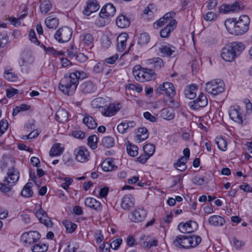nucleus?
I'll return each mask as SVG.
<instances>
[{
    "instance_id": "69168bd1",
    "label": "nucleus",
    "mask_w": 252,
    "mask_h": 252,
    "mask_svg": "<svg viewBox=\"0 0 252 252\" xmlns=\"http://www.w3.org/2000/svg\"><path fill=\"white\" fill-rule=\"evenodd\" d=\"M104 66V63H98L94 66L93 71L96 73H99L103 71Z\"/></svg>"
},
{
    "instance_id": "393cba45",
    "label": "nucleus",
    "mask_w": 252,
    "mask_h": 252,
    "mask_svg": "<svg viewBox=\"0 0 252 252\" xmlns=\"http://www.w3.org/2000/svg\"><path fill=\"white\" fill-rule=\"evenodd\" d=\"M208 222L211 225L215 226H221L225 223L224 219L218 215L211 216L209 218Z\"/></svg>"
},
{
    "instance_id": "4c0bfd02",
    "label": "nucleus",
    "mask_w": 252,
    "mask_h": 252,
    "mask_svg": "<svg viewBox=\"0 0 252 252\" xmlns=\"http://www.w3.org/2000/svg\"><path fill=\"white\" fill-rule=\"evenodd\" d=\"M52 7L51 2L49 0H45L41 3L40 9L42 14H46Z\"/></svg>"
},
{
    "instance_id": "0eeeda50",
    "label": "nucleus",
    "mask_w": 252,
    "mask_h": 252,
    "mask_svg": "<svg viewBox=\"0 0 252 252\" xmlns=\"http://www.w3.org/2000/svg\"><path fill=\"white\" fill-rule=\"evenodd\" d=\"M41 235L37 231H30L24 233L21 236V241L26 246L36 243L40 239Z\"/></svg>"
},
{
    "instance_id": "603ef678",
    "label": "nucleus",
    "mask_w": 252,
    "mask_h": 252,
    "mask_svg": "<svg viewBox=\"0 0 252 252\" xmlns=\"http://www.w3.org/2000/svg\"><path fill=\"white\" fill-rule=\"evenodd\" d=\"M8 42V36L5 32L0 33V49L4 47Z\"/></svg>"
},
{
    "instance_id": "49530a36",
    "label": "nucleus",
    "mask_w": 252,
    "mask_h": 252,
    "mask_svg": "<svg viewBox=\"0 0 252 252\" xmlns=\"http://www.w3.org/2000/svg\"><path fill=\"white\" fill-rule=\"evenodd\" d=\"M97 138L95 135L90 136L88 138V145L92 149H95L97 148Z\"/></svg>"
},
{
    "instance_id": "bb28decb",
    "label": "nucleus",
    "mask_w": 252,
    "mask_h": 252,
    "mask_svg": "<svg viewBox=\"0 0 252 252\" xmlns=\"http://www.w3.org/2000/svg\"><path fill=\"white\" fill-rule=\"evenodd\" d=\"M197 87L195 84L189 85L185 91V95L186 97L189 99H193L196 96L195 91L197 90Z\"/></svg>"
},
{
    "instance_id": "e433bc0d",
    "label": "nucleus",
    "mask_w": 252,
    "mask_h": 252,
    "mask_svg": "<svg viewBox=\"0 0 252 252\" xmlns=\"http://www.w3.org/2000/svg\"><path fill=\"white\" fill-rule=\"evenodd\" d=\"M63 224L64 225L67 233H73L77 228V225L69 220H64L63 221Z\"/></svg>"
},
{
    "instance_id": "f03ea898",
    "label": "nucleus",
    "mask_w": 252,
    "mask_h": 252,
    "mask_svg": "<svg viewBox=\"0 0 252 252\" xmlns=\"http://www.w3.org/2000/svg\"><path fill=\"white\" fill-rule=\"evenodd\" d=\"M245 46L241 42H233L226 45L222 49L221 57L226 62H232L244 50Z\"/></svg>"
},
{
    "instance_id": "8fccbe9b",
    "label": "nucleus",
    "mask_w": 252,
    "mask_h": 252,
    "mask_svg": "<svg viewBox=\"0 0 252 252\" xmlns=\"http://www.w3.org/2000/svg\"><path fill=\"white\" fill-rule=\"evenodd\" d=\"M150 39V36L147 33H141L139 37L138 44L140 45L147 44L149 43Z\"/></svg>"
},
{
    "instance_id": "2eb2a0df",
    "label": "nucleus",
    "mask_w": 252,
    "mask_h": 252,
    "mask_svg": "<svg viewBox=\"0 0 252 252\" xmlns=\"http://www.w3.org/2000/svg\"><path fill=\"white\" fill-rule=\"evenodd\" d=\"M243 6L241 3L236 2L231 5H223L220 7L219 11L220 12L224 13L230 12H236L242 10Z\"/></svg>"
},
{
    "instance_id": "a18cd8bd",
    "label": "nucleus",
    "mask_w": 252,
    "mask_h": 252,
    "mask_svg": "<svg viewBox=\"0 0 252 252\" xmlns=\"http://www.w3.org/2000/svg\"><path fill=\"white\" fill-rule=\"evenodd\" d=\"M186 235H178L176 237L175 240L173 242V244L177 247L183 248V246H184L183 245L184 241H186Z\"/></svg>"
},
{
    "instance_id": "58836bf2",
    "label": "nucleus",
    "mask_w": 252,
    "mask_h": 252,
    "mask_svg": "<svg viewBox=\"0 0 252 252\" xmlns=\"http://www.w3.org/2000/svg\"><path fill=\"white\" fill-rule=\"evenodd\" d=\"M114 138L111 136H105L102 139L101 145L107 148L112 147L114 145Z\"/></svg>"
},
{
    "instance_id": "cd10ccee",
    "label": "nucleus",
    "mask_w": 252,
    "mask_h": 252,
    "mask_svg": "<svg viewBox=\"0 0 252 252\" xmlns=\"http://www.w3.org/2000/svg\"><path fill=\"white\" fill-rule=\"evenodd\" d=\"M83 122L90 129H94L96 127L97 125L94 118L86 113L84 115Z\"/></svg>"
},
{
    "instance_id": "680f3d73",
    "label": "nucleus",
    "mask_w": 252,
    "mask_h": 252,
    "mask_svg": "<svg viewBox=\"0 0 252 252\" xmlns=\"http://www.w3.org/2000/svg\"><path fill=\"white\" fill-rule=\"evenodd\" d=\"M63 181L64 182L62 184L61 187L64 189L67 190L69 185L72 183L73 180L71 178H64Z\"/></svg>"
},
{
    "instance_id": "3c124183",
    "label": "nucleus",
    "mask_w": 252,
    "mask_h": 252,
    "mask_svg": "<svg viewBox=\"0 0 252 252\" xmlns=\"http://www.w3.org/2000/svg\"><path fill=\"white\" fill-rule=\"evenodd\" d=\"M4 78L9 81L15 82L17 79V76L10 70L6 71L4 73Z\"/></svg>"
},
{
    "instance_id": "f3484780",
    "label": "nucleus",
    "mask_w": 252,
    "mask_h": 252,
    "mask_svg": "<svg viewBox=\"0 0 252 252\" xmlns=\"http://www.w3.org/2000/svg\"><path fill=\"white\" fill-rule=\"evenodd\" d=\"M159 51L163 57H170L173 54L175 56L177 54L176 48L169 44L161 45Z\"/></svg>"
},
{
    "instance_id": "72a5a7b5",
    "label": "nucleus",
    "mask_w": 252,
    "mask_h": 252,
    "mask_svg": "<svg viewBox=\"0 0 252 252\" xmlns=\"http://www.w3.org/2000/svg\"><path fill=\"white\" fill-rule=\"evenodd\" d=\"M32 183H28L23 188L21 191V195L24 197H31L33 194L32 189Z\"/></svg>"
},
{
    "instance_id": "20e7f679",
    "label": "nucleus",
    "mask_w": 252,
    "mask_h": 252,
    "mask_svg": "<svg viewBox=\"0 0 252 252\" xmlns=\"http://www.w3.org/2000/svg\"><path fill=\"white\" fill-rule=\"evenodd\" d=\"M93 108L102 109L103 110H120L122 108L120 103L110 104L102 97L94 99L91 103Z\"/></svg>"
},
{
    "instance_id": "6e6d98bb",
    "label": "nucleus",
    "mask_w": 252,
    "mask_h": 252,
    "mask_svg": "<svg viewBox=\"0 0 252 252\" xmlns=\"http://www.w3.org/2000/svg\"><path fill=\"white\" fill-rule=\"evenodd\" d=\"M144 117L147 120L150 121L151 122H155L157 121V116L152 115L150 112L148 111H146L143 114Z\"/></svg>"
},
{
    "instance_id": "f8f14e48",
    "label": "nucleus",
    "mask_w": 252,
    "mask_h": 252,
    "mask_svg": "<svg viewBox=\"0 0 252 252\" xmlns=\"http://www.w3.org/2000/svg\"><path fill=\"white\" fill-rule=\"evenodd\" d=\"M138 243L141 247L150 249L152 247L157 246L158 241L152 236L144 235L140 237Z\"/></svg>"
},
{
    "instance_id": "473e14b6",
    "label": "nucleus",
    "mask_w": 252,
    "mask_h": 252,
    "mask_svg": "<svg viewBox=\"0 0 252 252\" xmlns=\"http://www.w3.org/2000/svg\"><path fill=\"white\" fill-rule=\"evenodd\" d=\"M187 161V158L182 157L179 159L174 164V167L177 170L184 171L187 169V165L186 164Z\"/></svg>"
},
{
    "instance_id": "79ce46f5",
    "label": "nucleus",
    "mask_w": 252,
    "mask_h": 252,
    "mask_svg": "<svg viewBox=\"0 0 252 252\" xmlns=\"http://www.w3.org/2000/svg\"><path fill=\"white\" fill-rule=\"evenodd\" d=\"M48 249V246L42 243L35 244L32 248V252H46Z\"/></svg>"
},
{
    "instance_id": "f257e3e1",
    "label": "nucleus",
    "mask_w": 252,
    "mask_h": 252,
    "mask_svg": "<svg viewBox=\"0 0 252 252\" xmlns=\"http://www.w3.org/2000/svg\"><path fill=\"white\" fill-rule=\"evenodd\" d=\"M80 75L81 72L78 71L65 74L60 80V90L65 94L72 95L76 90Z\"/></svg>"
},
{
    "instance_id": "7ed1b4c3",
    "label": "nucleus",
    "mask_w": 252,
    "mask_h": 252,
    "mask_svg": "<svg viewBox=\"0 0 252 252\" xmlns=\"http://www.w3.org/2000/svg\"><path fill=\"white\" fill-rule=\"evenodd\" d=\"M250 22L249 17L246 15H242L239 17L238 20L236 18L226 20L224 25L226 28L229 26H233L235 34L242 35L248 31Z\"/></svg>"
},
{
    "instance_id": "0e129e2a",
    "label": "nucleus",
    "mask_w": 252,
    "mask_h": 252,
    "mask_svg": "<svg viewBox=\"0 0 252 252\" xmlns=\"http://www.w3.org/2000/svg\"><path fill=\"white\" fill-rule=\"evenodd\" d=\"M233 241L234 246L237 250H240L244 245V243L242 241L239 240L235 237L233 238Z\"/></svg>"
},
{
    "instance_id": "a211bd4d",
    "label": "nucleus",
    "mask_w": 252,
    "mask_h": 252,
    "mask_svg": "<svg viewBox=\"0 0 252 252\" xmlns=\"http://www.w3.org/2000/svg\"><path fill=\"white\" fill-rule=\"evenodd\" d=\"M99 5L96 0H89L87 2V6L85 7L83 13L84 15L89 16L92 13L98 10Z\"/></svg>"
},
{
    "instance_id": "4d7b16f0",
    "label": "nucleus",
    "mask_w": 252,
    "mask_h": 252,
    "mask_svg": "<svg viewBox=\"0 0 252 252\" xmlns=\"http://www.w3.org/2000/svg\"><path fill=\"white\" fill-rule=\"evenodd\" d=\"M29 38L31 42L35 43L36 45H39L40 44V42L37 39L35 35V33L33 30H31L30 32L29 33Z\"/></svg>"
},
{
    "instance_id": "dca6fc26",
    "label": "nucleus",
    "mask_w": 252,
    "mask_h": 252,
    "mask_svg": "<svg viewBox=\"0 0 252 252\" xmlns=\"http://www.w3.org/2000/svg\"><path fill=\"white\" fill-rule=\"evenodd\" d=\"M116 12L115 6L112 3H108L106 4L102 7L99 16L102 18H106L109 17H112L114 16Z\"/></svg>"
},
{
    "instance_id": "39448f33",
    "label": "nucleus",
    "mask_w": 252,
    "mask_h": 252,
    "mask_svg": "<svg viewBox=\"0 0 252 252\" xmlns=\"http://www.w3.org/2000/svg\"><path fill=\"white\" fill-rule=\"evenodd\" d=\"M224 84L222 80L217 79L208 82L206 84L205 90L213 95H217L224 90Z\"/></svg>"
},
{
    "instance_id": "864d4df0",
    "label": "nucleus",
    "mask_w": 252,
    "mask_h": 252,
    "mask_svg": "<svg viewBox=\"0 0 252 252\" xmlns=\"http://www.w3.org/2000/svg\"><path fill=\"white\" fill-rule=\"evenodd\" d=\"M175 116L173 111H160V117L162 118L170 120L174 118Z\"/></svg>"
},
{
    "instance_id": "c03bdc74",
    "label": "nucleus",
    "mask_w": 252,
    "mask_h": 252,
    "mask_svg": "<svg viewBox=\"0 0 252 252\" xmlns=\"http://www.w3.org/2000/svg\"><path fill=\"white\" fill-rule=\"evenodd\" d=\"M126 150L128 154L131 157H134L138 155V148L131 143L127 145Z\"/></svg>"
},
{
    "instance_id": "774afa93",
    "label": "nucleus",
    "mask_w": 252,
    "mask_h": 252,
    "mask_svg": "<svg viewBox=\"0 0 252 252\" xmlns=\"http://www.w3.org/2000/svg\"><path fill=\"white\" fill-rule=\"evenodd\" d=\"M77 248L74 244L68 242L67 245V248L65 249L64 252H75Z\"/></svg>"
},
{
    "instance_id": "ea45409f",
    "label": "nucleus",
    "mask_w": 252,
    "mask_h": 252,
    "mask_svg": "<svg viewBox=\"0 0 252 252\" xmlns=\"http://www.w3.org/2000/svg\"><path fill=\"white\" fill-rule=\"evenodd\" d=\"M68 117V111H57L55 118L58 122H63L67 120Z\"/></svg>"
},
{
    "instance_id": "6e6552de",
    "label": "nucleus",
    "mask_w": 252,
    "mask_h": 252,
    "mask_svg": "<svg viewBox=\"0 0 252 252\" xmlns=\"http://www.w3.org/2000/svg\"><path fill=\"white\" fill-rule=\"evenodd\" d=\"M71 35V30L67 27H64L58 30L54 37L60 42H65L70 39Z\"/></svg>"
},
{
    "instance_id": "412c9836",
    "label": "nucleus",
    "mask_w": 252,
    "mask_h": 252,
    "mask_svg": "<svg viewBox=\"0 0 252 252\" xmlns=\"http://www.w3.org/2000/svg\"><path fill=\"white\" fill-rule=\"evenodd\" d=\"M128 35L126 33H122L117 38V48L118 51L123 52L126 47V42Z\"/></svg>"
},
{
    "instance_id": "aec40b11",
    "label": "nucleus",
    "mask_w": 252,
    "mask_h": 252,
    "mask_svg": "<svg viewBox=\"0 0 252 252\" xmlns=\"http://www.w3.org/2000/svg\"><path fill=\"white\" fill-rule=\"evenodd\" d=\"M84 204L86 206L97 211H101L102 205L95 199L92 197H87L85 199Z\"/></svg>"
},
{
    "instance_id": "de8ad7c7",
    "label": "nucleus",
    "mask_w": 252,
    "mask_h": 252,
    "mask_svg": "<svg viewBox=\"0 0 252 252\" xmlns=\"http://www.w3.org/2000/svg\"><path fill=\"white\" fill-rule=\"evenodd\" d=\"M166 94L169 97L173 96L175 94V91L173 85L170 82H165Z\"/></svg>"
},
{
    "instance_id": "09e8293b",
    "label": "nucleus",
    "mask_w": 252,
    "mask_h": 252,
    "mask_svg": "<svg viewBox=\"0 0 252 252\" xmlns=\"http://www.w3.org/2000/svg\"><path fill=\"white\" fill-rule=\"evenodd\" d=\"M143 150L144 153L148 155L150 157L154 154L155 150V147L153 144H148L143 147Z\"/></svg>"
},
{
    "instance_id": "4468645a",
    "label": "nucleus",
    "mask_w": 252,
    "mask_h": 252,
    "mask_svg": "<svg viewBox=\"0 0 252 252\" xmlns=\"http://www.w3.org/2000/svg\"><path fill=\"white\" fill-rule=\"evenodd\" d=\"M96 89V86L90 81L81 83L78 86L80 92L84 94L94 93Z\"/></svg>"
},
{
    "instance_id": "c85d7f7f",
    "label": "nucleus",
    "mask_w": 252,
    "mask_h": 252,
    "mask_svg": "<svg viewBox=\"0 0 252 252\" xmlns=\"http://www.w3.org/2000/svg\"><path fill=\"white\" fill-rule=\"evenodd\" d=\"M63 147H61L60 143H55L52 146L49 155L50 157L59 156L63 153Z\"/></svg>"
},
{
    "instance_id": "c9c22d12",
    "label": "nucleus",
    "mask_w": 252,
    "mask_h": 252,
    "mask_svg": "<svg viewBox=\"0 0 252 252\" xmlns=\"http://www.w3.org/2000/svg\"><path fill=\"white\" fill-rule=\"evenodd\" d=\"M150 64L156 70H158L163 66L164 63L162 60L160 58H154L149 60Z\"/></svg>"
},
{
    "instance_id": "c756f323",
    "label": "nucleus",
    "mask_w": 252,
    "mask_h": 252,
    "mask_svg": "<svg viewBox=\"0 0 252 252\" xmlns=\"http://www.w3.org/2000/svg\"><path fill=\"white\" fill-rule=\"evenodd\" d=\"M59 19L56 17H48L45 21V24L47 28L51 29H56L59 25Z\"/></svg>"
},
{
    "instance_id": "f704fd0d",
    "label": "nucleus",
    "mask_w": 252,
    "mask_h": 252,
    "mask_svg": "<svg viewBox=\"0 0 252 252\" xmlns=\"http://www.w3.org/2000/svg\"><path fill=\"white\" fill-rule=\"evenodd\" d=\"M149 137V132L147 128L145 127H140L138 129L137 137L140 141L147 139Z\"/></svg>"
},
{
    "instance_id": "9b49d317",
    "label": "nucleus",
    "mask_w": 252,
    "mask_h": 252,
    "mask_svg": "<svg viewBox=\"0 0 252 252\" xmlns=\"http://www.w3.org/2000/svg\"><path fill=\"white\" fill-rule=\"evenodd\" d=\"M74 154L76 159L80 162L85 163L88 161L90 158V154L88 150L84 147H79L75 149Z\"/></svg>"
},
{
    "instance_id": "7c9ffc66",
    "label": "nucleus",
    "mask_w": 252,
    "mask_h": 252,
    "mask_svg": "<svg viewBox=\"0 0 252 252\" xmlns=\"http://www.w3.org/2000/svg\"><path fill=\"white\" fill-rule=\"evenodd\" d=\"M113 162L114 161L112 158H107L101 163V168L105 172L111 171L115 168V165L113 164Z\"/></svg>"
},
{
    "instance_id": "bf43d9fd",
    "label": "nucleus",
    "mask_w": 252,
    "mask_h": 252,
    "mask_svg": "<svg viewBox=\"0 0 252 252\" xmlns=\"http://www.w3.org/2000/svg\"><path fill=\"white\" fill-rule=\"evenodd\" d=\"M126 88L129 90L135 91L138 93H140L142 91V87L138 84H129L126 86Z\"/></svg>"
},
{
    "instance_id": "9d476101",
    "label": "nucleus",
    "mask_w": 252,
    "mask_h": 252,
    "mask_svg": "<svg viewBox=\"0 0 252 252\" xmlns=\"http://www.w3.org/2000/svg\"><path fill=\"white\" fill-rule=\"evenodd\" d=\"M197 223L193 220H189L186 223L181 222L178 226L180 232L184 234L192 233L197 230Z\"/></svg>"
},
{
    "instance_id": "338daca9",
    "label": "nucleus",
    "mask_w": 252,
    "mask_h": 252,
    "mask_svg": "<svg viewBox=\"0 0 252 252\" xmlns=\"http://www.w3.org/2000/svg\"><path fill=\"white\" fill-rule=\"evenodd\" d=\"M216 17V14L213 12H208L204 16V20L207 21L214 20Z\"/></svg>"
},
{
    "instance_id": "052dcab7",
    "label": "nucleus",
    "mask_w": 252,
    "mask_h": 252,
    "mask_svg": "<svg viewBox=\"0 0 252 252\" xmlns=\"http://www.w3.org/2000/svg\"><path fill=\"white\" fill-rule=\"evenodd\" d=\"M101 44L104 48H108L111 44V41L108 36H104L102 38Z\"/></svg>"
},
{
    "instance_id": "5701e85b",
    "label": "nucleus",
    "mask_w": 252,
    "mask_h": 252,
    "mask_svg": "<svg viewBox=\"0 0 252 252\" xmlns=\"http://www.w3.org/2000/svg\"><path fill=\"white\" fill-rule=\"evenodd\" d=\"M186 240L184 241L183 245L184 246H183V248H191L190 244H192V239H195V244L194 246H198L202 240L201 237L197 235L186 236Z\"/></svg>"
},
{
    "instance_id": "a878e982",
    "label": "nucleus",
    "mask_w": 252,
    "mask_h": 252,
    "mask_svg": "<svg viewBox=\"0 0 252 252\" xmlns=\"http://www.w3.org/2000/svg\"><path fill=\"white\" fill-rule=\"evenodd\" d=\"M116 25L120 28H125L130 25V20L125 15H120L116 19Z\"/></svg>"
},
{
    "instance_id": "6ab92c4d",
    "label": "nucleus",
    "mask_w": 252,
    "mask_h": 252,
    "mask_svg": "<svg viewBox=\"0 0 252 252\" xmlns=\"http://www.w3.org/2000/svg\"><path fill=\"white\" fill-rule=\"evenodd\" d=\"M121 207L124 210H130L134 206V199L131 194L125 195L122 199Z\"/></svg>"
},
{
    "instance_id": "4be33fe9",
    "label": "nucleus",
    "mask_w": 252,
    "mask_h": 252,
    "mask_svg": "<svg viewBox=\"0 0 252 252\" xmlns=\"http://www.w3.org/2000/svg\"><path fill=\"white\" fill-rule=\"evenodd\" d=\"M177 22L175 20L170 21L165 28L160 32V35L162 38H165L169 36L171 31H173L176 27Z\"/></svg>"
},
{
    "instance_id": "423d86ee",
    "label": "nucleus",
    "mask_w": 252,
    "mask_h": 252,
    "mask_svg": "<svg viewBox=\"0 0 252 252\" xmlns=\"http://www.w3.org/2000/svg\"><path fill=\"white\" fill-rule=\"evenodd\" d=\"M19 172L14 167L9 168L7 176L5 177L3 182L5 183L7 187H9L10 191L13 186H14L19 178Z\"/></svg>"
},
{
    "instance_id": "2f4dec72",
    "label": "nucleus",
    "mask_w": 252,
    "mask_h": 252,
    "mask_svg": "<svg viewBox=\"0 0 252 252\" xmlns=\"http://www.w3.org/2000/svg\"><path fill=\"white\" fill-rule=\"evenodd\" d=\"M81 40L85 46H90L93 44L94 37L90 33H83L81 36Z\"/></svg>"
},
{
    "instance_id": "5fc2aeb1",
    "label": "nucleus",
    "mask_w": 252,
    "mask_h": 252,
    "mask_svg": "<svg viewBox=\"0 0 252 252\" xmlns=\"http://www.w3.org/2000/svg\"><path fill=\"white\" fill-rule=\"evenodd\" d=\"M122 243V239L121 238H118L114 240L109 244V248L111 247L113 250H117L120 246Z\"/></svg>"
},
{
    "instance_id": "a19ab883",
    "label": "nucleus",
    "mask_w": 252,
    "mask_h": 252,
    "mask_svg": "<svg viewBox=\"0 0 252 252\" xmlns=\"http://www.w3.org/2000/svg\"><path fill=\"white\" fill-rule=\"evenodd\" d=\"M215 143L217 145L218 148L223 151L227 149V142L222 137H217L215 139Z\"/></svg>"
},
{
    "instance_id": "ddd939ff",
    "label": "nucleus",
    "mask_w": 252,
    "mask_h": 252,
    "mask_svg": "<svg viewBox=\"0 0 252 252\" xmlns=\"http://www.w3.org/2000/svg\"><path fill=\"white\" fill-rule=\"evenodd\" d=\"M208 100L202 93H200L195 101H191L189 103L192 109H198L207 105Z\"/></svg>"
},
{
    "instance_id": "e2e57ef3",
    "label": "nucleus",
    "mask_w": 252,
    "mask_h": 252,
    "mask_svg": "<svg viewBox=\"0 0 252 252\" xmlns=\"http://www.w3.org/2000/svg\"><path fill=\"white\" fill-rule=\"evenodd\" d=\"M168 107L170 109H177L179 108L180 104L177 101L174 100H171L167 102V103Z\"/></svg>"
},
{
    "instance_id": "b1692460",
    "label": "nucleus",
    "mask_w": 252,
    "mask_h": 252,
    "mask_svg": "<svg viewBox=\"0 0 252 252\" xmlns=\"http://www.w3.org/2000/svg\"><path fill=\"white\" fill-rule=\"evenodd\" d=\"M245 111H229V116L231 120L238 124H242L243 119H245Z\"/></svg>"
},
{
    "instance_id": "1a4fd4ad",
    "label": "nucleus",
    "mask_w": 252,
    "mask_h": 252,
    "mask_svg": "<svg viewBox=\"0 0 252 252\" xmlns=\"http://www.w3.org/2000/svg\"><path fill=\"white\" fill-rule=\"evenodd\" d=\"M147 216V212L143 208H137L128 215L129 220L134 222L143 221Z\"/></svg>"
},
{
    "instance_id": "37998d69",
    "label": "nucleus",
    "mask_w": 252,
    "mask_h": 252,
    "mask_svg": "<svg viewBox=\"0 0 252 252\" xmlns=\"http://www.w3.org/2000/svg\"><path fill=\"white\" fill-rule=\"evenodd\" d=\"M144 82L149 81L154 79L156 74L154 71L152 69L144 68Z\"/></svg>"
},
{
    "instance_id": "13d9d810",
    "label": "nucleus",
    "mask_w": 252,
    "mask_h": 252,
    "mask_svg": "<svg viewBox=\"0 0 252 252\" xmlns=\"http://www.w3.org/2000/svg\"><path fill=\"white\" fill-rule=\"evenodd\" d=\"M117 129L118 131L121 133H125L127 132V127L126 125V122H122L121 124L118 125Z\"/></svg>"
}]
</instances>
